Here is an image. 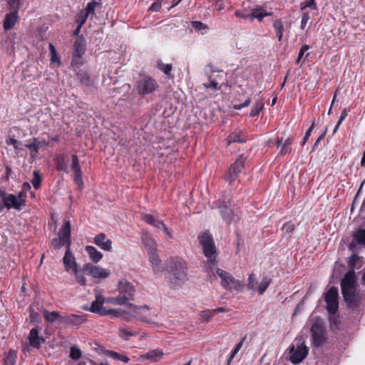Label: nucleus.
Returning <instances> with one entry per match:
<instances>
[{"label": "nucleus", "mask_w": 365, "mask_h": 365, "mask_svg": "<svg viewBox=\"0 0 365 365\" xmlns=\"http://www.w3.org/2000/svg\"><path fill=\"white\" fill-rule=\"evenodd\" d=\"M356 283V274L353 270L346 272L341 282V292L349 308L358 307L361 299L360 294L357 292Z\"/></svg>", "instance_id": "1"}, {"label": "nucleus", "mask_w": 365, "mask_h": 365, "mask_svg": "<svg viewBox=\"0 0 365 365\" xmlns=\"http://www.w3.org/2000/svg\"><path fill=\"white\" fill-rule=\"evenodd\" d=\"M282 230L286 234H291L294 230V225L291 222H288L283 225Z\"/></svg>", "instance_id": "54"}, {"label": "nucleus", "mask_w": 365, "mask_h": 365, "mask_svg": "<svg viewBox=\"0 0 365 365\" xmlns=\"http://www.w3.org/2000/svg\"><path fill=\"white\" fill-rule=\"evenodd\" d=\"M86 321L83 315L71 314V326L80 325Z\"/></svg>", "instance_id": "41"}, {"label": "nucleus", "mask_w": 365, "mask_h": 365, "mask_svg": "<svg viewBox=\"0 0 365 365\" xmlns=\"http://www.w3.org/2000/svg\"><path fill=\"white\" fill-rule=\"evenodd\" d=\"M81 356V351L76 346H72L70 351V357L73 359H79Z\"/></svg>", "instance_id": "49"}, {"label": "nucleus", "mask_w": 365, "mask_h": 365, "mask_svg": "<svg viewBox=\"0 0 365 365\" xmlns=\"http://www.w3.org/2000/svg\"><path fill=\"white\" fill-rule=\"evenodd\" d=\"M260 92L256 95L255 103L252 106V110L250 113V117H255L259 115V112L264 108V103L262 101V98L260 96Z\"/></svg>", "instance_id": "26"}, {"label": "nucleus", "mask_w": 365, "mask_h": 365, "mask_svg": "<svg viewBox=\"0 0 365 365\" xmlns=\"http://www.w3.org/2000/svg\"><path fill=\"white\" fill-rule=\"evenodd\" d=\"M292 143V139L289 137H288L284 140V143L282 144V146L280 152H279V155H284L287 153H289L292 150V148H291Z\"/></svg>", "instance_id": "34"}, {"label": "nucleus", "mask_w": 365, "mask_h": 365, "mask_svg": "<svg viewBox=\"0 0 365 365\" xmlns=\"http://www.w3.org/2000/svg\"><path fill=\"white\" fill-rule=\"evenodd\" d=\"M309 19V14L307 12H304L302 16L301 29L304 30L305 29Z\"/></svg>", "instance_id": "63"}, {"label": "nucleus", "mask_w": 365, "mask_h": 365, "mask_svg": "<svg viewBox=\"0 0 365 365\" xmlns=\"http://www.w3.org/2000/svg\"><path fill=\"white\" fill-rule=\"evenodd\" d=\"M77 76L81 83L86 85V86H90L92 85V81L86 72L80 71L78 73Z\"/></svg>", "instance_id": "33"}, {"label": "nucleus", "mask_w": 365, "mask_h": 365, "mask_svg": "<svg viewBox=\"0 0 365 365\" xmlns=\"http://www.w3.org/2000/svg\"><path fill=\"white\" fill-rule=\"evenodd\" d=\"M86 51V42L85 40L78 37L73 44V58L72 63L76 65H81L82 62L81 61V57L85 53Z\"/></svg>", "instance_id": "13"}, {"label": "nucleus", "mask_w": 365, "mask_h": 365, "mask_svg": "<svg viewBox=\"0 0 365 365\" xmlns=\"http://www.w3.org/2000/svg\"><path fill=\"white\" fill-rule=\"evenodd\" d=\"M309 49V46L308 45H306V44L303 45L301 47V48L299 50V52L298 57H297V58L296 60V63L297 64H298L300 62V61H301L302 58L303 57L304 53L307 51H308Z\"/></svg>", "instance_id": "60"}, {"label": "nucleus", "mask_w": 365, "mask_h": 365, "mask_svg": "<svg viewBox=\"0 0 365 365\" xmlns=\"http://www.w3.org/2000/svg\"><path fill=\"white\" fill-rule=\"evenodd\" d=\"M33 176L32 185L35 189H38L41 184V175L38 171H34Z\"/></svg>", "instance_id": "45"}, {"label": "nucleus", "mask_w": 365, "mask_h": 365, "mask_svg": "<svg viewBox=\"0 0 365 365\" xmlns=\"http://www.w3.org/2000/svg\"><path fill=\"white\" fill-rule=\"evenodd\" d=\"M149 259L152 264L153 270L155 274L163 271L162 261L160 260L157 252L148 254Z\"/></svg>", "instance_id": "24"}, {"label": "nucleus", "mask_w": 365, "mask_h": 365, "mask_svg": "<svg viewBox=\"0 0 365 365\" xmlns=\"http://www.w3.org/2000/svg\"><path fill=\"white\" fill-rule=\"evenodd\" d=\"M246 158L243 155H240L236 160L230 165L227 173L225 176V179L229 183L234 182L239 176V174L245 168Z\"/></svg>", "instance_id": "10"}, {"label": "nucleus", "mask_w": 365, "mask_h": 365, "mask_svg": "<svg viewBox=\"0 0 365 365\" xmlns=\"http://www.w3.org/2000/svg\"><path fill=\"white\" fill-rule=\"evenodd\" d=\"M22 200H18L17 197L14 194H9L6 189L0 187V212H3L4 208L10 210L14 208L21 210Z\"/></svg>", "instance_id": "6"}, {"label": "nucleus", "mask_w": 365, "mask_h": 365, "mask_svg": "<svg viewBox=\"0 0 365 365\" xmlns=\"http://www.w3.org/2000/svg\"><path fill=\"white\" fill-rule=\"evenodd\" d=\"M72 272L75 275L76 279L80 285H81V286L86 285V279L85 277L81 274V272L78 271V268L75 269Z\"/></svg>", "instance_id": "43"}, {"label": "nucleus", "mask_w": 365, "mask_h": 365, "mask_svg": "<svg viewBox=\"0 0 365 365\" xmlns=\"http://www.w3.org/2000/svg\"><path fill=\"white\" fill-rule=\"evenodd\" d=\"M273 27L275 31H284V25L281 20H273Z\"/></svg>", "instance_id": "59"}, {"label": "nucleus", "mask_w": 365, "mask_h": 365, "mask_svg": "<svg viewBox=\"0 0 365 365\" xmlns=\"http://www.w3.org/2000/svg\"><path fill=\"white\" fill-rule=\"evenodd\" d=\"M83 269L87 274L98 279H106L110 274V270L93 265L91 263L86 264Z\"/></svg>", "instance_id": "12"}, {"label": "nucleus", "mask_w": 365, "mask_h": 365, "mask_svg": "<svg viewBox=\"0 0 365 365\" xmlns=\"http://www.w3.org/2000/svg\"><path fill=\"white\" fill-rule=\"evenodd\" d=\"M63 262L65 266V269L67 272L70 270L73 272L75 269L78 268V264L70 248H67V250L63 258Z\"/></svg>", "instance_id": "18"}, {"label": "nucleus", "mask_w": 365, "mask_h": 365, "mask_svg": "<svg viewBox=\"0 0 365 365\" xmlns=\"http://www.w3.org/2000/svg\"><path fill=\"white\" fill-rule=\"evenodd\" d=\"M143 309H148V305L136 306L133 304H129V310H123L125 312H121V316L127 321H130L133 318H138L140 320L145 322L146 323H150L149 320H145L142 317L140 316L139 311Z\"/></svg>", "instance_id": "14"}, {"label": "nucleus", "mask_w": 365, "mask_h": 365, "mask_svg": "<svg viewBox=\"0 0 365 365\" xmlns=\"http://www.w3.org/2000/svg\"><path fill=\"white\" fill-rule=\"evenodd\" d=\"M159 88L157 81L151 76L140 75L134 86V90L140 96L153 93Z\"/></svg>", "instance_id": "3"}, {"label": "nucleus", "mask_w": 365, "mask_h": 365, "mask_svg": "<svg viewBox=\"0 0 365 365\" xmlns=\"http://www.w3.org/2000/svg\"><path fill=\"white\" fill-rule=\"evenodd\" d=\"M101 3L100 1H96L94 0L91 1L87 4V6L85 10H83L87 16H91V19L95 15V10L97 6H101Z\"/></svg>", "instance_id": "29"}, {"label": "nucleus", "mask_w": 365, "mask_h": 365, "mask_svg": "<svg viewBox=\"0 0 365 365\" xmlns=\"http://www.w3.org/2000/svg\"><path fill=\"white\" fill-rule=\"evenodd\" d=\"M25 146L31 150V157L35 160L38 153V145H36L34 141L31 140V143L26 144Z\"/></svg>", "instance_id": "37"}, {"label": "nucleus", "mask_w": 365, "mask_h": 365, "mask_svg": "<svg viewBox=\"0 0 365 365\" xmlns=\"http://www.w3.org/2000/svg\"><path fill=\"white\" fill-rule=\"evenodd\" d=\"M135 333L128 330L125 328H120L119 329V336L124 340H128L131 336H134Z\"/></svg>", "instance_id": "46"}, {"label": "nucleus", "mask_w": 365, "mask_h": 365, "mask_svg": "<svg viewBox=\"0 0 365 365\" xmlns=\"http://www.w3.org/2000/svg\"><path fill=\"white\" fill-rule=\"evenodd\" d=\"M246 142V140L244 138H242L240 134L232 133L227 138V144L230 145L232 143H242Z\"/></svg>", "instance_id": "39"}, {"label": "nucleus", "mask_w": 365, "mask_h": 365, "mask_svg": "<svg viewBox=\"0 0 365 365\" xmlns=\"http://www.w3.org/2000/svg\"><path fill=\"white\" fill-rule=\"evenodd\" d=\"M108 302H109L113 304H115V305H123V304H130V303H128L129 301L127 300L125 297H123L120 294L118 297H111V298L108 299Z\"/></svg>", "instance_id": "35"}, {"label": "nucleus", "mask_w": 365, "mask_h": 365, "mask_svg": "<svg viewBox=\"0 0 365 365\" xmlns=\"http://www.w3.org/2000/svg\"><path fill=\"white\" fill-rule=\"evenodd\" d=\"M225 200V202H225V205H229V206L230 205V202H231V201H232V199H231V197H230L229 195H227V196H224V197L220 200V201L219 204H216L215 205H212V207H212V209H214V208H220H220H222V205H223V204H222V200Z\"/></svg>", "instance_id": "55"}, {"label": "nucleus", "mask_w": 365, "mask_h": 365, "mask_svg": "<svg viewBox=\"0 0 365 365\" xmlns=\"http://www.w3.org/2000/svg\"><path fill=\"white\" fill-rule=\"evenodd\" d=\"M225 200H222V208H220V212L223 217V219L227 222L230 223L231 221L234 220V212L229 205H225Z\"/></svg>", "instance_id": "28"}, {"label": "nucleus", "mask_w": 365, "mask_h": 365, "mask_svg": "<svg viewBox=\"0 0 365 365\" xmlns=\"http://www.w3.org/2000/svg\"><path fill=\"white\" fill-rule=\"evenodd\" d=\"M71 314L60 315L59 322L64 326H71Z\"/></svg>", "instance_id": "58"}, {"label": "nucleus", "mask_w": 365, "mask_h": 365, "mask_svg": "<svg viewBox=\"0 0 365 365\" xmlns=\"http://www.w3.org/2000/svg\"><path fill=\"white\" fill-rule=\"evenodd\" d=\"M252 13L250 14V20H253L254 19H257L258 21H261L264 19L263 15V8L259 7L257 9H255L252 10Z\"/></svg>", "instance_id": "36"}, {"label": "nucleus", "mask_w": 365, "mask_h": 365, "mask_svg": "<svg viewBox=\"0 0 365 365\" xmlns=\"http://www.w3.org/2000/svg\"><path fill=\"white\" fill-rule=\"evenodd\" d=\"M356 245H365V229H359L354 234L349 249L354 250Z\"/></svg>", "instance_id": "20"}, {"label": "nucleus", "mask_w": 365, "mask_h": 365, "mask_svg": "<svg viewBox=\"0 0 365 365\" xmlns=\"http://www.w3.org/2000/svg\"><path fill=\"white\" fill-rule=\"evenodd\" d=\"M118 292L120 295L125 297L128 301L134 300L135 293V287L127 280H120L118 282Z\"/></svg>", "instance_id": "15"}, {"label": "nucleus", "mask_w": 365, "mask_h": 365, "mask_svg": "<svg viewBox=\"0 0 365 365\" xmlns=\"http://www.w3.org/2000/svg\"><path fill=\"white\" fill-rule=\"evenodd\" d=\"M142 241L147 249L148 254H150L158 251L157 244L149 234L144 233L142 235Z\"/></svg>", "instance_id": "21"}, {"label": "nucleus", "mask_w": 365, "mask_h": 365, "mask_svg": "<svg viewBox=\"0 0 365 365\" xmlns=\"http://www.w3.org/2000/svg\"><path fill=\"white\" fill-rule=\"evenodd\" d=\"M254 274H250L248 278V284L247 287L249 289L255 290L257 289V282L255 280L254 277Z\"/></svg>", "instance_id": "51"}, {"label": "nucleus", "mask_w": 365, "mask_h": 365, "mask_svg": "<svg viewBox=\"0 0 365 365\" xmlns=\"http://www.w3.org/2000/svg\"><path fill=\"white\" fill-rule=\"evenodd\" d=\"M93 242L105 251L110 252L112 250V242L109 239L106 240V237L104 233L97 235L93 239Z\"/></svg>", "instance_id": "17"}, {"label": "nucleus", "mask_w": 365, "mask_h": 365, "mask_svg": "<svg viewBox=\"0 0 365 365\" xmlns=\"http://www.w3.org/2000/svg\"><path fill=\"white\" fill-rule=\"evenodd\" d=\"M158 68L162 71L165 75L170 76V72L172 71V65L171 64H165L162 62L158 63Z\"/></svg>", "instance_id": "48"}, {"label": "nucleus", "mask_w": 365, "mask_h": 365, "mask_svg": "<svg viewBox=\"0 0 365 365\" xmlns=\"http://www.w3.org/2000/svg\"><path fill=\"white\" fill-rule=\"evenodd\" d=\"M58 236L67 243V247L70 248L71 245V223L66 221L63 226L60 229Z\"/></svg>", "instance_id": "23"}, {"label": "nucleus", "mask_w": 365, "mask_h": 365, "mask_svg": "<svg viewBox=\"0 0 365 365\" xmlns=\"http://www.w3.org/2000/svg\"><path fill=\"white\" fill-rule=\"evenodd\" d=\"M272 279L268 277H264L257 289L260 295H262L271 284Z\"/></svg>", "instance_id": "32"}, {"label": "nucleus", "mask_w": 365, "mask_h": 365, "mask_svg": "<svg viewBox=\"0 0 365 365\" xmlns=\"http://www.w3.org/2000/svg\"><path fill=\"white\" fill-rule=\"evenodd\" d=\"M308 347L304 344V341L302 339L294 341L289 347V360L292 363L297 364L303 361L308 354Z\"/></svg>", "instance_id": "7"}, {"label": "nucleus", "mask_w": 365, "mask_h": 365, "mask_svg": "<svg viewBox=\"0 0 365 365\" xmlns=\"http://www.w3.org/2000/svg\"><path fill=\"white\" fill-rule=\"evenodd\" d=\"M165 278L172 287L181 286L187 279V267L183 261L171 259L165 262Z\"/></svg>", "instance_id": "2"}, {"label": "nucleus", "mask_w": 365, "mask_h": 365, "mask_svg": "<svg viewBox=\"0 0 365 365\" xmlns=\"http://www.w3.org/2000/svg\"><path fill=\"white\" fill-rule=\"evenodd\" d=\"M7 4L9 10L11 11H16V13L19 12L21 6V0H7Z\"/></svg>", "instance_id": "38"}, {"label": "nucleus", "mask_w": 365, "mask_h": 365, "mask_svg": "<svg viewBox=\"0 0 365 365\" xmlns=\"http://www.w3.org/2000/svg\"><path fill=\"white\" fill-rule=\"evenodd\" d=\"M19 19L18 13L10 11L5 16L3 27L4 30L8 31L14 27Z\"/></svg>", "instance_id": "22"}, {"label": "nucleus", "mask_w": 365, "mask_h": 365, "mask_svg": "<svg viewBox=\"0 0 365 365\" xmlns=\"http://www.w3.org/2000/svg\"><path fill=\"white\" fill-rule=\"evenodd\" d=\"M311 333L314 346H322L327 341V331L323 322L317 319L311 327Z\"/></svg>", "instance_id": "8"}, {"label": "nucleus", "mask_w": 365, "mask_h": 365, "mask_svg": "<svg viewBox=\"0 0 365 365\" xmlns=\"http://www.w3.org/2000/svg\"><path fill=\"white\" fill-rule=\"evenodd\" d=\"M51 245L55 249H59L64 245L67 246V243L64 242L60 237L58 238L53 239L51 241Z\"/></svg>", "instance_id": "52"}, {"label": "nucleus", "mask_w": 365, "mask_h": 365, "mask_svg": "<svg viewBox=\"0 0 365 365\" xmlns=\"http://www.w3.org/2000/svg\"><path fill=\"white\" fill-rule=\"evenodd\" d=\"M144 220L149 225L155 227L158 220H156L153 215H145L144 216Z\"/></svg>", "instance_id": "62"}, {"label": "nucleus", "mask_w": 365, "mask_h": 365, "mask_svg": "<svg viewBox=\"0 0 365 365\" xmlns=\"http://www.w3.org/2000/svg\"><path fill=\"white\" fill-rule=\"evenodd\" d=\"M338 289L335 287H331L325 294L327 311L331 315H334L338 311Z\"/></svg>", "instance_id": "11"}, {"label": "nucleus", "mask_w": 365, "mask_h": 365, "mask_svg": "<svg viewBox=\"0 0 365 365\" xmlns=\"http://www.w3.org/2000/svg\"><path fill=\"white\" fill-rule=\"evenodd\" d=\"M216 274L220 278V284L225 289L230 292L238 293L243 288V284L236 279L230 273L218 268L216 270Z\"/></svg>", "instance_id": "4"}, {"label": "nucleus", "mask_w": 365, "mask_h": 365, "mask_svg": "<svg viewBox=\"0 0 365 365\" xmlns=\"http://www.w3.org/2000/svg\"><path fill=\"white\" fill-rule=\"evenodd\" d=\"M161 6V0H158L152 4L150 7V10L155 12L159 11L160 10Z\"/></svg>", "instance_id": "64"}, {"label": "nucleus", "mask_w": 365, "mask_h": 365, "mask_svg": "<svg viewBox=\"0 0 365 365\" xmlns=\"http://www.w3.org/2000/svg\"><path fill=\"white\" fill-rule=\"evenodd\" d=\"M103 353L113 359L122 361L125 363H128L130 360V359L125 355L120 354L113 351L103 350Z\"/></svg>", "instance_id": "30"}, {"label": "nucleus", "mask_w": 365, "mask_h": 365, "mask_svg": "<svg viewBox=\"0 0 365 365\" xmlns=\"http://www.w3.org/2000/svg\"><path fill=\"white\" fill-rule=\"evenodd\" d=\"M43 314L45 319L49 322H55L56 321L59 322L60 314L57 312H48V310L45 309L43 311Z\"/></svg>", "instance_id": "31"}, {"label": "nucleus", "mask_w": 365, "mask_h": 365, "mask_svg": "<svg viewBox=\"0 0 365 365\" xmlns=\"http://www.w3.org/2000/svg\"><path fill=\"white\" fill-rule=\"evenodd\" d=\"M208 79L210 81L209 83H203V86L206 88H212L215 91H219L220 90V86H218V83L211 78V75H208Z\"/></svg>", "instance_id": "47"}, {"label": "nucleus", "mask_w": 365, "mask_h": 365, "mask_svg": "<svg viewBox=\"0 0 365 365\" xmlns=\"http://www.w3.org/2000/svg\"><path fill=\"white\" fill-rule=\"evenodd\" d=\"M88 17V16H87L83 10H81L76 15V22L80 26H83V25L86 23Z\"/></svg>", "instance_id": "42"}, {"label": "nucleus", "mask_w": 365, "mask_h": 365, "mask_svg": "<svg viewBox=\"0 0 365 365\" xmlns=\"http://www.w3.org/2000/svg\"><path fill=\"white\" fill-rule=\"evenodd\" d=\"M16 359V353L10 350L7 355L4 365H14Z\"/></svg>", "instance_id": "40"}, {"label": "nucleus", "mask_w": 365, "mask_h": 365, "mask_svg": "<svg viewBox=\"0 0 365 365\" xmlns=\"http://www.w3.org/2000/svg\"><path fill=\"white\" fill-rule=\"evenodd\" d=\"M163 355V351L160 349H153L141 355V358L148 359L152 362L157 361Z\"/></svg>", "instance_id": "27"}, {"label": "nucleus", "mask_w": 365, "mask_h": 365, "mask_svg": "<svg viewBox=\"0 0 365 365\" xmlns=\"http://www.w3.org/2000/svg\"><path fill=\"white\" fill-rule=\"evenodd\" d=\"M72 165L71 170L73 173V181L79 189L82 190L83 187V181L82 179V172L79 163V160L76 155H72Z\"/></svg>", "instance_id": "16"}, {"label": "nucleus", "mask_w": 365, "mask_h": 365, "mask_svg": "<svg viewBox=\"0 0 365 365\" xmlns=\"http://www.w3.org/2000/svg\"><path fill=\"white\" fill-rule=\"evenodd\" d=\"M86 252L89 255L90 259L95 263H97L103 258V255L95 247L88 245L85 248Z\"/></svg>", "instance_id": "25"}, {"label": "nucleus", "mask_w": 365, "mask_h": 365, "mask_svg": "<svg viewBox=\"0 0 365 365\" xmlns=\"http://www.w3.org/2000/svg\"><path fill=\"white\" fill-rule=\"evenodd\" d=\"M198 240L205 256L209 259L215 257L216 247L212 235L207 231L202 232L198 235Z\"/></svg>", "instance_id": "9"}, {"label": "nucleus", "mask_w": 365, "mask_h": 365, "mask_svg": "<svg viewBox=\"0 0 365 365\" xmlns=\"http://www.w3.org/2000/svg\"><path fill=\"white\" fill-rule=\"evenodd\" d=\"M155 227L163 230L168 235H169L171 237V235L169 232L168 228L163 223V222L158 220L156 225H155Z\"/></svg>", "instance_id": "61"}, {"label": "nucleus", "mask_w": 365, "mask_h": 365, "mask_svg": "<svg viewBox=\"0 0 365 365\" xmlns=\"http://www.w3.org/2000/svg\"><path fill=\"white\" fill-rule=\"evenodd\" d=\"M314 128V119H313V120L312 122V124H311V126L307 130V132H306V133H305V135L304 136L303 141L302 143V145H305V143L308 140L309 136L311 135V133H312Z\"/></svg>", "instance_id": "57"}, {"label": "nucleus", "mask_w": 365, "mask_h": 365, "mask_svg": "<svg viewBox=\"0 0 365 365\" xmlns=\"http://www.w3.org/2000/svg\"><path fill=\"white\" fill-rule=\"evenodd\" d=\"M27 339L29 341L30 346L36 349H39L41 344L44 342V339L39 336L37 328L31 329Z\"/></svg>", "instance_id": "19"}, {"label": "nucleus", "mask_w": 365, "mask_h": 365, "mask_svg": "<svg viewBox=\"0 0 365 365\" xmlns=\"http://www.w3.org/2000/svg\"><path fill=\"white\" fill-rule=\"evenodd\" d=\"M301 10H304L307 8H311L312 9H316L317 6L314 2V0L304 1L300 4Z\"/></svg>", "instance_id": "50"}, {"label": "nucleus", "mask_w": 365, "mask_h": 365, "mask_svg": "<svg viewBox=\"0 0 365 365\" xmlns=\"http://www.w3.org/2000/svg\"><path fill=\"white\" fill-rule=\"evenodd\" d=\"M105 302V298L101 295H97L96 299L91 303L90 307H84L85 310H88L91 312L99 314L101 315H113L114 317L121 316V312H125L123 309H108L106 310L103 307V304Z\"/></svg>", "instance_id": "5"}, {"label": "nucleus", "mask_w": 365, "mask_h": 365, "mask_svg": "<svg viewBox=\"0 0 365 365\" xmlns=\"http://www.w3.org/2000/svg\"><path fill=\"white\" fill-rule=\"evenodd\" d=\"M347 115H348L347 109L346 108L343 109V110L341 113L339 120L334 129L333 134L336 133V132L339 129V125L343 122V120L346 118Z\"/></svg>", "instance_id": "53"}, {"label": "nucleus", "mask_w": 365, "mask_h": 365, "mask_svg": "<svg viewBox=\"0 0 365 365\" xmlns=\"http://www.w3.org/2000/svg\"><path fill=\"white\" fill-rule=\"evenodd\" d=\"M214 314L211 310H205L201 312V319L202 322H208L212 317Z\"/></svg>", "instance_id": "56"}, {"label": "nucleus", "mask_w": 365, "mask_h": 365, "mask_svg": "<svg viewBox=\"0 0 365 365\" xmlns=\"http://www.w3.org/2000/svg\"><path fill=\"white\" fill-rule=\"evenodd\" d=\"M244 339L245 338H243L240 342H238L235 348L233 349V350L232 351L231 354H230V356L227 360V364H229L232 361V359L235 358V355L237 354V352L240 350V349L242 348V344H243V341H244Z\"/></svg>", "instance_id": "44"}]
</instances>
